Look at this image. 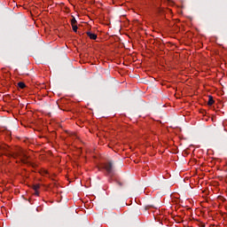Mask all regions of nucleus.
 I'll return each instance as SVG.
<instances>
[{
	"label": "nucleus",
	"instance_id": "8",
	"mask_svg": "<svg viewBox=\"0 0 227 227\" xmlns=\"http://www.w3.org/2000/svg\"><path fill=\"white\" fill-rule=\"evenodd\" d=\"M73 27V31H74V33H77V25H72Z\"/></svg>",
	"mask_w": 227,
	"mask_h": 227
},
{
	"label": "nucleus",
	"instance_id": "10",
	"mask_svg": "<svg viewBox=\"0 0 227 227\" xmlns=\"http://www.w3.org/2000/svg\"><path fill=\"white\" fill-rule=\"evenodd\" d=\"M168 1H171V0H168Z\"/></svg>",
	"mask_w": 227,
	"mask_h": 227
},
{
	"label": "nucleus",
	"instance_id": "6",
	"mask_svg": "<svg viewBox=\"0 0 227 227\" xmlns=\"http://www.w3.org/2000/svg\"><path fill=\"white\" fill-rule=\"evenodd\" d=\"M19 88H20L21 90H24L26 88V83L20 82L18 83Z\"/></svg>",
	"mask_w": 227,
	"mask_h": 227
},
{
	"label": "nucleus",
	"instance_id": "4",
	"mask_svg": "<svg viewBox=\"0 0 227 227\" xmlns=\"http://www.w3.org/2000/svg\"><path fill=\"white\" fill-rule=\"evenodd\" d=\"M214 98L212 96L208 97L207 106H214Z\"/></svg>",
	"mask_w": 227,
	"mask_h": 227
},
{
	"label": "nucleus",
	"instance_id": "2",
	"mask_svg": "<svg viewBox=\"0 0 227 227\" xmlns=\"http://www.w3.org/2000/svg\"><path fill=\"white\" fill-rule=\"evenodd\" d=\"M21 162H23L24 164H27V155H26L24 153H21L20 155H19Z\"/></svg>",
	"mask_w": 227,
	"mask_h": 227
},
{
	"label": "nucleus",
	"instance_id": "3",
	"mask_svg": "<svg viewBox=\"0 0 227 227\" xmlns=\"http://www.w3.org/2000/svg\"><path fill=\"white\" fill-rule=\"evenodd\" d=\"M87 35L90 38V40H97V35H95L91 32H87Z\"/></svg>",
	"mask_w": 227,
	"mask_h": 227
},
{
	"label": "nucleus",
	"instance_id": "7",
	"mask_svg": "<svg viewBox=\"0 0 227 227\" xmlns=\"http://www.w3.org/2000/svg\"><path fill=\"white\" fill-rule=\"evenodd\" d=\"M75 24H77V20H75V18H73V19L71 20V25H72V26H75Z\"/></svg>",
	"mask_w": 227,
	"mask_h": 227
},
{
	"label": "nucleus",
	"instance_id": "9",
	"mask_svg": "<svg viewBox=\"0 0 227 227\" xmlns=\"http://www.w3.org/2000/svg\"><path fill=\"white\" fill-rule=\"evenodd\" d=\"M41 175H43V176L49 175V171H47V170H43V171L41 172Z\"/></svg>",
	"mask_w": 227,
	"mask_h": 227
},
{
	"label": "nucleus",
	"instance_id": "1",
	"mask_svg": "<svg viewBox=\"0 0 227 227\" xmlns=\"http://www.w3.org/2000/svg\"><path fill=\"white\" fill-rule=\"evenodd\" d=\"M104 168L106 171H107V173H113V163L111 162L106 163Z\"/></svg>",
	"mask_w": 227,
	"mask_h": 227
},
{
	"label": "nucleus",
	"instance_id": "5",
	"mask_svg": "<svg viewBox=\"0 0 227 227\" xmlns=\"http://www.w3.org/2000/svg\"><path fill=\"white\" fill-rule=\"evenodd\" d=\"M33 189L34 191H35V196H38V189H40V184L34 185Z\"/></svg>",
	"mask_w": 227,
	"mask_h": 227
}]
</instances>
